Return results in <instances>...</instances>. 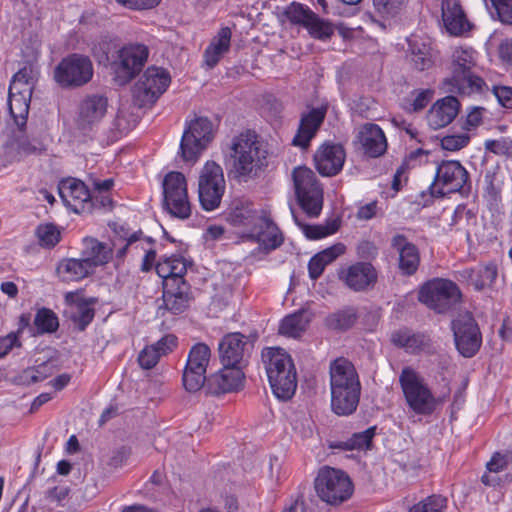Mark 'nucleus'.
<instances>
[{"label":"nucleus","mask_w":512,"mask_h":512,"mask_svg":"<svg viewBox=\"0 0 512 512\" xmlns=\"http://www.w3.org/2000/svg\"><path fill=\"white\" fill-rule=\"evenodd\" d=\"M65 299L72 309H76L72 313V320L77 324L79 330H84L94 318V309L87 302L79 300L78 295L74 292L67 293Z\"/></svg>","instance_id":"nucleus-37"},{"label":"nucleus","mask_w":512,"mask_h":512,"mask_svg":"<svg viewBox=\"0 0 512 512\" xmlns=\"http://www.w3.org/2000/svg\"><path fill=\"white\" fill-rule=\"evenodd\" d=\"M325 116V107L312 108L309 112L303 114L297 133L292 140L293 145L303 149L307 148L322 125Z\"/></svg>","instance_id":"nucleus-24"},{"label":"nucleus","mask_w":512,"mask_h":512,"mask_svg":"<svg viewBox=\"0 0 512 512\" xmlns=\"http://www.w3.org/2000/svg\"><path fill=\"white\" fill-rule=\"evenodd\" d=\"M171 82L169 72L157 66L148 67L133 86L132 94L139 107L153 105L167 90Z\"/></svg>","instance_id":"nucleus-11"},{"label":"nucleus","mask_w":512,"mask_h":512,"mask_svg":"<svg viewBox=\"0 0 512 512\" xmlns=\"http://www.w3.org/2000/svg\"><path fill=\"white\" fill-rule=\"evenodd\" d=\"M460 275L480 291L494 283L498 275V267L495 262H489L480 264L477 268H466L460 272Z\"/></svg>","instance_id":"nucleus-32"},{"label":"nucleus","mask_w":512,"mask_h":512,"mask_svg":"<svg viewBox=\"0 0 512 512\" xmlns=\"http://www.w3.org/2000/svg\"><path fill=\"white\" fill-rule=\"evenodd\" d=\"M346 152L341 144L326 141L314 154L315 168L322 176L332 177L343 168Z\"/></svg>","instance_id":"nucleus-17"},{"label":"nucleus","mask_w":512,"mask_h":512,"mask_svg":"<svg viewBox=\"0 0 512 512\" xmlns=\"http://www.w3.org/2000/svg\"><path fill=\"white\" fill-rule=\"evenodd\" d=\"M441 9L443 23L450 34L461 35L470 29V23L458 0H446L441 4Z\"/></svg>","instance_id":"nucleus-30"},{"label":"nucleus","mask_w":512,"mask_h":512,"mask_svg":"<svg viewBox=\"0 0 512 512\" xmlns=\"http://www.w3.org/2000/svg\"><path fill=\"white\" fill-rule=\"evenodd\" d=\"M446 507L447 498L434 494L414 504L409 512H443Z\"/></svg>","instance_id":"nucleus-52"},{"label":"nucleus","mask_w":512,"mask_h":512,"mask_svg":"<svg viewBox=\"0 0 512 512\" xmlns=\"http://www.w3.org/2000/svg\"><path fill=\"white\" fill-rule=\"evenodd\" d=\"M470 138L467 134L447 135L441 139V146L448 151H457L464 148Z\"/></svg>","instance_id":"nucleus-60"},{"label":"nucleus","mask_w":512,"mask_h":512,"mask_svg":"<svg viewBox=\"0 0 512 512\" xmlns=\"http://www.w3.org/2000/svg\"><path fill=\"white\" fill-rule=\"evenodd\" d=\"M213 137V123L207 117H196L187 122L180 142L182 159L186 162H195Z\"/></svg>","instance_id":"nucleus-10"},{"label":"nucleus","mask_w":512,"mask_h":512,"mask_svg":"<svg viewBox=\"0 0 512 512\" xmlns=\"http://www.w3.org/2000/svg\"><path fill=\"white\" fill-rule=\"evenodd\" d=\"M292 176L300 207L309 217H318L323 207V189L315 173L300 166L293 170Z\"/></svg>","instance_id":"nucleus-6"},{"label":"nucleus","mask_w":512,"mask_h":512,"mask_svg":"<svg viewBox=\"0 0 512 512\" xmlns=\"http://www.w3.org/2000/svg\"><path fill=\"white\" fill-rule=\"evenodd\" d=\"M251 347L252 345L245 335L239 332L229 333L221 339L218 345L220 361L223 365L241 368Z\"/></svg>","instance_id":"nucleus-18"},{"label":"nucleus","mask_w":512,"mask_h":512,"mask_svg":"<svg viewBox=\"0 0 512 512\" xmlns=\"http://www.w3.org/2000/svg\"><path fill=\"white\" fill-rule=\"evenodd\" d=\"M148 56L149 50L143 44H128L114 52L109 67L114 83L128 84L142 70Z\"/></svg>","instance_id":"nucleus-5"},{"label":"nucleus","mask_w":512,"mask_h":512,"mask_svg":"<svg viewBox=\"0 0 512 512\" xmlns=\"http://www.w3.org/2000/svg\"><path fill=\"white\" fill-rule=\"evenodd\" d=\"M391 246L399 253V269L401 272L405 275H413L420 263L417 247L402 234H396L392 237Z\"/></svg>","instance_id":"nucleus-26"},{"label":"nucleus","mask_w":512,"mask_h":512,"mask_svg":"<svg viewBox=\"0 0 512 512\" xmlns=\"http://www.w3.org/2000/svg\"><path fill=\"white\" fill-rule=\"evenodd\" d=\"M83 244L82 257L92 269L104 265L112 259L113 249L109 244L100 242L95 238H85Z\"/></svg>","instance_id":"nucleus-31"},{"label":"nucleus","mask_w":512,"mask_h":512,"mask_svg":"<svg viewBox=\"0 0 512 512\" xmlns=\"http://www.w3.org/2000/svg\"><path fill=\"white\" fill-rule=\"evenodd\" d=\"M256 221V225L250 229L247 236L258 242L266 251L278 248L283 242V235L276 224L264 214Z\"/></svg>","instance_id":"nucleus-23"},{"label":"nucleus","mask_w":512,"mask_h":512,"mask_svg":"<svg viewBox=\"0 0 512 512\" xmlns=\"http://www.w3.org/2000/svg\"><path fill=\"white\" fill-rule=\"evenodd\" d=\"M58 270L64 280L78 281L87 277L93 269L82 257L81 259L66 260L65 262L61 263Z\"/></svg>","instance_id":"nucleus-40"},{"label":"nucleus","mask_w":512,"mask_h":512,"mask_svg":"<svg viewBox=\"0 0 512 512\" xmlns=\"http://www.w3.org/2000/svg\"><path fill=\"white\" fill-rule=\"evenodd\" d=\"M225 189L226 181L222 167L214 161H207L198 178V198L201 207L206 211L218 208Z\"/></svg>","instance_id":"nucleus-9"},{"label":"nucleus","mask_w":512,"mask_h":512,"mask_svg":"<svg viewBox=\"0 0 512 512\" xmlns=\"http://www.w3.org/2000/svg\"><path fill=\"white\" fill-rule=\"evenodd\" d=\"M183 386L188 392L199 391L205 383L208 384L206 371L195 369L191 366H185L182 375Z\"/></svg>","instance_id":"nucleus-47"},{"label":"nucleus","mask_w":512,"mask_h":512,"mask_svg":"<svg viewBox=\"0 0 512 512\" xmlns=\"http://www.w3.org/2000/svg\"><path fill=\"white\" fill-rule=\"evenodd\" d=\"M243 379L240 367L223 365L221 370L208 377V391L214 395L237 391L242 387Z\"/></svg>","instance_id":"nucleus-22"},{"label":"nucleus","mask_w":512,"mask_h":512,"mask_svg":"<svg viewBox=\"0 0 512 512\" xmlns=\"http://www.w3.org/2000/svg\"><path fill=\"white\" fill-rule=\"evenodd\" d=\"M94 68L90 58L73 53L63 58L54 70L55 81L63 88H78L89 83Z\"/></svg>","instance_id":"nucleus-12"},{"label":"nucleus","mask_w":512,"mask_h":512,"mask_svg":"<svg viewBox=\"0 0 512 512\" xmlns=\"http://www.w3.org/2000/svg\"><path fill=\"white\" fill-rule=\"evenodd\" d=\"M408 0H373L375 10L382 17H394L406 6Z\"/></svg>","instance_id":"nucleus-55"},{"label":"nucleus","mask_w":512,"mask_h":512,"mask_svg":"<svg viewBox=\"0 0 512 512\" xmlns=\"http://www.w3.org/2000/svg\"><path fill=\"white\" fill-rule=\"evenodd\" d=\"M409 46L410 60L416 70L424 71L434 65L436 54L429 43L414 39Z\"/></svg>","instance_id":"nucleus-34"},{"label":"nucleus","mask_w":512,"mask_h":512,"mask_svg":"<svg viewBox=\"0 0 512 512\" xmlns=\"http://www.w3.org/2000/svg\"><path fill=\"white\" fill-rule=\"evenodd\" d=\"M44 150V145L38 139H28L24 136L17 137V153L20 156L38 155Z\"/></svg>","instance_id":"nucleus-57"},{"label":"nucleus","mask_w":512,"mask_h":512,"mask_svg":"<svg viewBox=\"0 0 512 512\" xmlns=\"http://www.w3.org/2000/svg\"><path fill=\"white\" fill-rule=\"evenodd\" d=\"M496 15L503 24L512 25V0H490Z\"/></svg>","instance_id":"nucleus-59"},{"label":"nucleus","mask_w":512,"mask_h":512,"mask_svg":"<svg viewBox=\"0 0 512 512\" xmlns=\"http://www.w3.org/2000/svg\"><path fill=\"white\" fill-rule=\"evenodd\" d=\"M391 341L396 346L409 352H416L426 345L427 338L423 334L412 333L408 329H400L392 333Z\"/></svg>","instance_id":"nucleus-39"},{"label":"nucleus","mask_w":512,"mask_h":512,"mask_svg":"<svg viewBox=\"0 0 512 512\" xmlns=\"http://www.w3.org/2000/svg\"><path fill=\"white\" fill-rule=\"evenodd\" d=\"M399 384L407 407L415 415L429 416L444 402V397H437L415 369L406 366L399 375Z\"/></svg>","instance_id":"nucleus-4"},{"label":"nucleus","mask_w":512,"mask_h":512,"mask_svg":"<svg viewBox=\"0 0 512 512\" xmlns=\"http://www.w3.org/2000/svg\"><path fill=\"white\" fill-rule=\"evenodd\" d=\"M345 251L346 246L339 242L318 252L316 255L327 266L335 261L339 256L343 255Z\"/></svg>","instance_id":"nucleus-61"},{"label":"nucleus","mask_w":512,"mask_h":512,"mask_svg":"<svg viewBox=\"0 0 512 512\" xmlns=\"http://www.w3.org/2000/svg\"><path fill=\"white\" fill-rule=\"evenodd\" d=\"M33 87V70L31 67H23L12 77L8 92L31 98Z\"/></svg>","instance_id":"nucleus-41"},{"label":"nucleus","mask_w":512,"mask_h":512,"mask_svg":"<svg viewBox=\"0 0 512 512\" xmlns=\"http://www.w3.org/2000/svg\"><path fill=\"white\" fill-rule=\"evenodd\" d=\"M313 11L303 4L292 2L284 8L283 15L294 25L305 27L307 22L313 17Z\"/></svg>","instance_id":"nucleus-45"},{"label":"nucleus","mask_w":512,"mask_h":512,"mask_svg":"<svg viewBox=\"0 0 512 512\" xmlns=\"http://www.w3.org/2000/svg\"><path fill=\"white\" fill-rule=\"evenodd\" d=\"M53 373V366L50 363H42L36 367H30L20 374L22 384L31 385L43 381Z\"/></svg>","instance_id":"nucleus-50"},{"label":"nucleus","mask_w":512,"mask_h":512,"mask_svg":"<svg viewBox=\"0 0 512 512\" xmlns=\"http://www.w3.org/2000/svg\"><path fill=\"white\" fill-rule=\"evenodd\" d=\"M434 91L431 89L414 90L405 99V109L409 112H418L424 109L432 100Z\"/></svg>","instance_id":"nucleus-51"},{"label":"nucleus","mask_w":512,"mask_h":512,"mask_svg":"<svg viewBox=\"0 0 512 512\" xmlns=\"http://www.w3.org/2000/svg\"><path fill=\"white\" fill-rule=\"evenodd\" d=\"M30 97L15 95L8 92V108L14 123L20 132L26 126L27 116L30 107Z\"/></svg>","instance_id":"nucleus-38"},{"label":"nucleus","mask_w":512,"mask_h":512,"mask_svg":"<svg viewBox=\"0 0 512 512\" xmlns=\"http://www.w3.org/2000/svg\"><path fill=\"white\" fill-rule=\"evenodd\" d=\"M452 330L459 353L466 358L474 356L480 349L482 337L473 316L468 312L459 314L452 321Z\"/></svg>","instance_id":"nucleus-15"},{"label":"nucleus","mask_w":512,"mask_h":512,"mask_svg":"<svg viewBox=\"0 0 512 512\" xmlns=\"http://www.w3.org/2000/svg\"><path fill=\"white\" fill-rule=\"evenodd\" d=\"M314 486L318 497L330 505L346 501L353 493V484L349 476L328 466L319 470Z\"/></svg>","instance_id":"nucleus-8"},{"label":"nucleus","mask_w":512,"mask_h":512,"mask_svg":"<svg viewBox=\"0 0 512 512\" xmlns=\"http://www.w3.org/2000/svg\"><path fill=\"white\" fill-rule=\"evenodd\" d=\"M509 462L508 455L495 453L486 464L487 473L481 477V481L486 486H496L500 483L497 474L506 469Z\"/></svg>","instance_id":"nucleus-42"},{"label":"nucleus","mask_w":512,"mask_h":512,"mask_svg":"<svg viewBox=\"0 0 512 512\" xmlns=\"http://www.w3.org/2000/svg\"><path fill=\"white\" fill-rule=\"evenodd\" d=\"M375 427H369L365 431L354 433L352 437L345 443V448L353 449H368L370 448L372 439L375 435Z\"/></svg>","instance_id":"nucleus-56"},{"label":"nucleus","mask_w":512,"mask_h":512,"mask_svg":"<svg viewBox=\"0 0 512 512\" xmlns=\"http://www.w3.org/2000/svg\"><path fill=\"white\" fill-rule=\"evenodd\" d=\"M358 139L365 153L370 157H379L387 150L385 134L377 124H365L359 132Z\"/></svg>","instance_id":"nucleus-27"},{"label":"nucleus","mask_w":512,"mask_h":512,"mask_svg":"<svg viewBox=\"0 0 512 512\" xmlns=\"http://www.w3.org/2000/svg\"><path fill=\"white\" fill-rule=\"evenodd\" d=\"M275 381H269L273 394L280 400H289L297 388V373L294 363L288 369H282Z\"/></svg>","instance_id":"nucleus-33"},{"label":"nucleus","mask_w":512,"mask_h":512,"mask_svg":"<svg viewBox=\"0 0 512 512\" xmlns=\"http://www.w3.org/2000/svg\"><path fill=\"white\" fill-rule=\"evenodd\" d=\"M152 240L148 238H138L136 234L132 235L128 239V248H130V254L133 257H138L143 255V252L147 249V247L151 244Z\"/></svg>","instance_id":"nucleus-63"},{"label":"nucleus","mask_w":512,"mask_h":512,"mask_svg":"<svg viewBox=\"0 0 512 512\" xmlns=\"http://www.w3.org/2000/svg\"><path fill=\"white\" fill-rule=\"evenodd\" d=\"M267 155L266 147L256 132L245 130L230 140L225 161L236 179L247 182L258 177L267 166Z\"/></svg>","instance_id":"nucleus-1"},{"label":"nucleus","mask_w":512,"mask_h":512,"mask_svg":"<svg viewBox=\"0 0 512 512\" xmlns=\"http://www.w3.org/2000/svg\"><path fill=\"white\" fill-rule=\"evenodd\" d=\"M58 192L64 205L73 212H91V194L84 182L75 178L64 179L58 185Z\"/></svg>","instance_id":"nucleus-16"},{"label":"nucleus","mask_w":512,"mask_h":512,"mask_svg":"<svg viewBox=\"0 0 512 512\" xmlns=\"http://www.w3.org/2000/svg\"><path fill=\"white\" fill-rule=\"evenodd\" d=\"M211 357V351L205 343L195 344L189 351L186 365L206 371Z\"/></svg>","instance_id":"nucleus-44"},{"label":"nucleus","mask_w":512,"mask_h":512,"mask_svg":"<svg viewBox=\"0 0 512 512\" xmlns=\"http://www.w3.org/2000/svg\"><path fill=\"white\" fill-rule=\"evenodd\" d=\"M108 100L98 94L85 97L79 104L77 126L82 131H90L96 127L107 112Z\"/></svg>","instance_id":"nucleus-19"},{"label":"nucleus","mask_w":512,"mask_h":512,"mask_svg":"<svg viewBox=\"0 0 512 512\" xmlns=\"http://www.w3.org/2000/svg\"><path fill=\"white\" fill-rule=\"evenodd\" d=\"M112 43L107 37H99L91 44V53L99 64H106L111 61Z\"/></svg>","instance_id":"nucleus-54"},{"label":"nucleus","mask_w":512,"mask_h":512,"mask_svg":"<svg viewBox=\"0 0 512 512\" xmlns=\"http://www.w3.org/2000/svg\"><path fill=\"white\" fill-rule=\"evenodd\" d=\"M262 363L268 381H275L282 369L290 368L293 363L291 356L282 348L266 347L261 353Z\"/></svg>","instance_id":"nucleus-29"},{"label":"nucleus","mask_w":512,"mask_h":512,"mask_svg":"<svg viewBox=\"0 0 512 512\" xmlns=\"http://www.w3.org/2000/svg\"><path fill=\"white\" fill-rule=\"evenodd\" d=\"M192 300L190 285L183 278L168 280L164 286L163 304L173 314L184 312Z\"/></svg>","instance_id":"nucleus-21"},{"label":"nucleus","mask_w":512,"mask_h":512,"mask_svg":"<svg viewBox=\"0 0 512 512\" xmlns=\"http://www.w3.org/2000/svg\"><path fill=\"white\" fill-rule=\"evenodd\" d=\"M36 235L43 247H54L60 241V231L51 223L41 224L37 227Z\"/></svg>","instance_id":"nucleus-53"},{"label":"nucleus","mask_w":512,"mask_h":512,"mask_svg":"<svg viewBox=\"0 0 512 512\" xmlns=\"http://www.w3.org/2000/svg\"><path fill=\"white\" fill-rule=\"evenodd\" d=\"M486 150L496 155H506L512 157V139L509 137H501L496 140L485 141Z\"/></svg>","instance_id":"nucleus-58"},{"label":"nucleus","mask_w":512,"mask_h":512,"mask_svg":"<svg viewBox=\"0 0 512 512\" xmlns=\"http://www.w3.org/2000/svg\"><path fill=\"white\" fill-rule=\"evenodd\" d=\"M311 316L307 311H298L286 316L280 323L279 333L288 337L297 338L307 329Z\"/></svg>","instance_id":"nucleus-35"},{"label":"nucleus","mask_w":512,"mask_h":512,"mask_svg":"<svg viewBox=\"0 0 512 512\" xmlns=\"http://www.w3.org/2000/svg\"><path fill=\"white\" fill-rule=\"evenodd\" d=\"M460 103L454 96L437 100L427 114L428 125L437 130L449 125L459 112Z\"/></svg>","instance_id":"nucleus-25"},{"label":"nucleus","mask_w":512,"mask_h":512,"mask_svg":"<svg viewBox=\"0 0 512 512\" xmlns=\"http://www.w3.org/2000/svg\"><path fill=\"white\" fill-rule=\"evenodd\" d=\"M493 93L498 102L506 108H512V88L507 86H494Z\"/></svg>","instance_id":"nucleus-64"},{"label":"nucleus","mask_w":512,"mask_h":512,"mask_svg":"<svg viewBox=\"0 0 512 512\" xmlns=\"http://www.w3.org/2000/svg\"><path fill=\"white\" fill-rule=\"evenodd\" d=\"M163 204L173 217L184 220L190 217L192 206L188 197L187 181L180 172H169L163 180Z\"/></svg>","instance_id":"nucleus-13"},{"label":"nucleus","mask_w":512,"mask_h":512,"mask_svg":"<svg viewBox=\"0 0 512 512\" xmlns=\"http://www.w3.org/2000/svg\"><path fill=\"white\" fill-rule=\"evenodd\" d=\"M160 357L155 348L150 345L146 346L138 356V362L144 369L153 368L159 361Z\"/></svg>","instance_id":"nucleus-62"},{"label":"nucleus","mask_w":512,"mask_h":512,"mask_svg":"<svg viewBox=\"0 0 512 512\" xmlns=\"http://www.w3.org/2000/svg\"><path fill=\"white\" fill-rule=\"evenodd\" d=\"M330 392L332 411L339 416H348L358 407L361 383L353 365L346 358H337L330 364Z\"/></svg>","instance_id":"nucleus-2"},{"label":"nucleus","mask_w":512,"mask_h":512,"mask_svg":"<svg viewBox=\"0 0 512 512\" xmlns=\"http://www.w3.org/2000/svg\"><path fill=\"white\" fill-rule=\"evenodd\" d=\"M477 63L476 51L468 46H457L452 49L448 69L450 75L443 80L442 88L447 93L470 95L481 93L486 86L485 81L474 74Z\"/></svg>","instance_id":"nucleus-3"},{"label":"nucleus","mask_w":512,"mask_h":512,"mask_svg":"<svg viewBox=\"0 0 512 512\" xmlns=\"http://www.w3.org/2000/svg\"><path fill=\"white\" fill-rule=\"evenodd\" d=\"M468 179L469 173L459 161H442L437 166L434 180L430 185L431 195L443 197L446 194L460 192Z\"/></svg>","instance_id":"nucleus-14"},{"label":"nucleus","mask_w":512,"mask_h":512,"mask_svg":"<svg viewBox=\"0 0 512 512\" xmlns=\"http://www.w3.org/2000/svg\"><path fill=\"white\" fill-rule=\"evenodd\" d=\"M295 223L302 229L304 235L309 239H320L336 233L341 226L340 217L328 218L324 224L309 225L298 220L293 214Z\"/></svg>","instance_id":"nucleus-36"},{"label":"nucleus","mask_w":512,"mask_h":512,"mask_svg":"<svg viewBox=\"0 0 512 512\" xmlns=\"http://www.w3.org/2000/svg\"><path fill=\"white\" fill-rule=\"evenodd\" d=\"M339 278L353 291L360 292L371 289L375 286L378 273L376 268L369 262H357L343 269Z\"/></svg>","instance_id":"nucleus-20"},{"label":"nucleus","mask_w":512,"mask_h":512,"mask_svg":"<svg viewBox=\"0 0 512 512\" xmlns=\"http://www.w3.org/2000/svg\"><path fill=\"white\" fill-rule=\"evenodd\" d=\"M232 32L229 27H222L212 38L203 54V65L207 69L214 68L227 54L231 47Z\"/></svg>","instance_id":"nucleus-28"},{"label":"nucleus","mask_w":512,"mask_h":512,"mask_svg":"<svg viewBox=\"0 0 512 512\" xmlns=\"http://www.w3.org/2000/svg\"><path fill=\"white\" fill-rule=\"evenodd\" d=\"M34 325L39 334H44L55 332L59 326V322L56 314L52 310L41 308L35 315Z\"/></svg>","instance_id":"nucleus-48"},{"label":"nucleus","mask_w":512,"mask_h":512,"mask_svg":"<svg viewBox=\"0 0 512 512\" xmlns=\"http://www.w3.org/2000/svg\"><path fill=\"white\" fill-rule=\"evenodd\" d=\"M356 319V310L349 307L330 314L326 318V325L334 330H347L355 324Z\"/></svg>","instance_id":"nucleus-43"},{"label":"nucleus","mask_w":512,"mask_h":512,"mask_svg":"<svg viewBox=\"0 0 512 512\" xmlns=\"http://www.w3.org/2000/svg\"><path fill=\"white\" fill-rule=\"evenodd\" d=\"M262 215L263 213H259L249 206L235 207L230 214V218L234 225L244 226L250 231L256 225V219L261 218Z\"/></svg>","instance_id":"nucleus-46"},{"label":"nucleus","mask_w":512,"mask_h":512,"mask_svg":"<svg viewBox=\"0 0 512 512\" xmlns=\"http://www.w3.org/2000/svg\"><path fill=\"white\" fill-rule=\"evenodd\" d=\"M462 293L456 283L449 279L434 278L422 285L418 300L437 313H446L457 305Z\"/></svg>","instance_id":"nucleus-7"},{"label":"nucleus","mask_w":512,"mask_h":512,"mask_svg":"<svg viewBox=\"0 0 512 512\" xmlns=\"http://www.w3.org/2000/svg\"><path fill=\"white\" fill-rule=\"evenodd\" d=\"M305 28L312 37L319 40H327L334 34L333 25L329 21L321 19L315 13H313V17L307 22Z\"/></svg>","instance_id":"nucleus-49"}]
</instances>
